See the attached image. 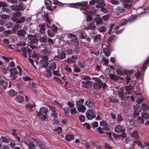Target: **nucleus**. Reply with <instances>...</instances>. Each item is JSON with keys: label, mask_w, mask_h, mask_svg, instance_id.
<instances>
[{"label": "nucleus", "mask_w": 149, "mask_h": 149, "mask_svg": "<svg viewBox=\"0 0 149 149\" xmlns=\"http://www.w3.org/2000/svg\"><path fill=\"white\" fill-rule=\"evenodd\" d=\"M101 38V35L100 34H97L94 37L93 41L94 42L97 41L100 39Z\"/></svg>", "instance_id": "42"}, {"label": "nucleus", "mask_w": 149, "mask_h": 149, "mask_svg": "<svg viewBox=\"0 0 149 149\" xmlns=\"http://www.w3.org/2000/svg\"><path fill=\"white\" fill-rule=\"evenodd\" d=\"M106 28L104 26H102L98 29V31L100 32H104L106 31Z\"/></svg>", "instance_id": "44"}, {"label": "nucleus", "mask_w": 149, "mask_h": 149, "mask_svg": "<svg viewBox=\"0 0 149 149\" xmlns=\"http://www.w3.org/2000/svg\"><path fill=\"white\" fill-rule=\"evenodd\" d=\"M131 136L135 139H137L139 138L138 133L136 131H134L131 134Z\"/></svg>", "instance_id": "36"}, {"label": "nucleus", "mask_w": 149, "mask_h": 149, "mask_svg": "<svg viewBox=\"0 0 149 149\" xmlns=\"http://www.w3.org/2000/svg\"><path fill=\"white\" fill-rule=\"evenodd\" d=\"M73 66L74 68V72H79L81 71V70L80 68L77 66L75 64H74Z\"/></svg>", "instance_id": "48"}, {"label": "nucleus", "mask_w": 149, "mask_h": 149, "mask_svg": "<svg viewBox=\"0 0 149 149\" xmlns=\"http://www.w3.org/2000/svg\"><path fill=\"white\" fill-rule=\"evenodd\" d=\"M1 68L3 73L4 74H6L8 72V70H10L9 69V67L8 66L6 67L4 65H2L1 67Z\"/></svg>", "instance_id": "27"}, {"label": "nucleus", "mask_w": 149, "mask_h": 149, "mask_svg": "<svg viewBox=\"0 0 149 149\" xmlns=\"http://www.w3.org/2000/svg\"><path fill=\"white\" fill-rule=\"evenodd\" d=\"M134 109L135 111V113L136 114L135 116L139 115V113L141 111L140 107L139 106L138 104H136L134 106Z\"/></svg>", "instance_id": "20"}, {"label": "nucleus", "mask_w": 149, "mask_h": 149, "mask_svg": "<svg viewBox=\"0 0 149 149\" xmlns=\"http://www.w3.org/2000/svg\"><path fill=\"white\" fill-rule=\"evenodd\" d=\"M96 26L94 24V22L92 20V21L85 28L86 30H94L95 29Z\"/></svg>", "instance_id": "14"}, {"label": "nucleus", "mask_w": 149, "mask_h": 149, "mask_svg": "<svg viewBox=\"0 0 149 149\" xmlns=\"http://www.w3.org/2000/svg\"><path fill=\"white\" fill-rule=\"evenodd\" d=\"M1 18L2 19H6L10 17L9 16L6 14H2L1 15Z\"/></svg>", "instance_id": "61"}, {"label": "nucleus", "mask_w": 149, "mask_h": 149, "mask_svg": "<svg viewBox=\"0 0 149 149\" xmlns=\"http://www.w3.org/2000/svg\"><path fill=\"white\" fill-rule=\"evenodd\" d=\"M97 3L98 4L95 7L96 8H100L102 7H104L105 4L104 2V0H97Z\"/></svg>", "instance_id": "15"}, {"label": "nucleus", "mask_w": 149, "mask_h": 149, "mask_svg": "<svg viewBox=\"0 0 149 149\" xmlns=\"http://www.w3.org/2000/svg\"><path fill=\"white\" fill-rule=\"evenodd\" d=\"M57 69H58V70H53L52 72L54 75L58 76H60L61 75V74L58 71V70H59L58 68Z\"/></svg>", "instance_id": "51"}, {"label": "nucleus", "mask_w": 149, "mask_h": 149, "mask_svg": "<svg viewBox=\"0 0 149 149\" xmlns=\"http://www.w3.org/2000/svg\"><path fill=\"white\" fill-rule=\"evenodd\" d=\"M114 131L115 132L118 133L122 132L123 134L124 132V130L122 129V127L120 125H117L115 127Z\"/></svg>", "instance_id": "18"}, {"label": "nucleus", "mask_w": 149, "mask_h": 149, "mask_svg": "<svg viewBox=\"0 0 149 149\" xmlns=\"http://www.w3.org/2000/svg\"><path fill=\"white\" fill-rule=\"evenodd\" d=\"M117 119L118 123H119L120 122L122 121L123 120L122 116L120 114L118 115L117 117Z\"/></svg>", "instance_id": "60"}, {"label": "nucleus", "mask_w": 149, "mask_h": 149, "mask_svg": "<svg viewBox=\"0 0 149 149\" xmlns=\"http://www.w3.org/2000/svg\"><path fill=\"white\" fill-rule=\"evenodd\" d=\"M22 15V14L21 12H16L13 14V17L11 18V19L13 21L15 22V21L13 19V18H19L18 17H20Z\"/></svg>", "instance_id": "23"}, {"label": "nucleus", "mask_w": 149, "mask_h": 149, "mask_svg": "<svg viewBox=\"0 0 149 149\" xmlns=\"http://www.w3.org/2000/svg\"><path fill=\"white\" fill-rule=\"evenodd\" d=\"M127 121L129 122V123L130 125L134 127L137 126L136 124V122L135 120L133 119H128L127 120Z\"/></svg>", "instance_id": "33"}, {"label": "nucleus", "mask_w": 149, "mask_h": 149, "mask_svg": "<svg viewBox=\"0 0 149 149\" xmlns=\"http://www.w3.org/2000/svg\"><path fill=\"white\" fill-rule=\"evenodd\" d=\"M109 77L111 79L114 81H117L121 79V77L111 74H109Z\"/></svg>", "instance_id": "24"}, {"label": "nucleus", "mask_w": 149, "mask_h": 149, "mask_svg": "<svg viewBox=\"0 0 149 149\" xmlns=\"http://www.w3.org/2000/svg\"><path fill=\"white\" fill-rule=\"evenodd\" d=\"M73 137V136L72 134H68L65 136V139L67 141H69L72 139Z\"/></svg>", "instance_id": "35"}, {"label": "nucleus", "mask_w": 149, "mask_h": 149, "mask_svg": "<svg viewBox=\"0 0 149 149\" xmlns=\"http://www.w3.org/2000/svg\"><path fill=\"white\" fill-rule=\"evenodd\" d=\"M48 111V109L47 108L41 107L39 111H36L38 116H42V115L46 114Z\"/></svg>", "instance_id": "13"}, {"label": "nucleus", "mask_w": 149, "mask_h": 149, "mask_svg": "<svg viewBox=\"0 0 149 149\" xmlns=\"http://www.w3.org/2000/svg\"><path fill=\"white\" fill-rule=\"evenodd\" d=\"M93 79L97 81L93 85V86L95 89L99 90H104L107 86L105 83H104L98 78L95 77L93 78Z\"/></svg>", "instance_id": "1"}, {"label": "nucleus", "mask_w": 149, "mask_h": 149, "mask_svg": "<svg viewBox=\"0 0 149 149\" xmlns=\"http://www.w3.org/2000/svg\"><path fill=\"white\" fill-rule=\"evenodd\" d=\"M116 73L119 75H123V74H125V70H117L116 71Z\"/></svg>", "instance_id": "53"}, {"label": "nucleus", "mask_w": 149, "mask_h": 149, "mask_svg": "<svg viewBox=\"0 0 149 149\" xmlns=\"http://www.w3.org/2000/svg\"><path fill=\"white\" fill-rule=\"evenodd\" d=\"M52 29L54 33H57L58 28L55 25L53 24L52 26Z\"/></svg>", "instance_id": "52"}, {"label": "nucleus", "mask_w": 149, "mask_h": 149, "mask_svg": "<svg viewBox=\"0 0 149 149\" xmlns=\"http://www.w3.org/2000/svg\"><path fill=\"white\" fill-rule=\"evenodd\" d=\"M84 102L83 99H80L79 100H77L76 102V105L77 107H79L82 105V104Z\"/></svg>", "instance_id": "41"}, {"label": "nucleus", "mask_w": 149, "mask_h": 149, "mask_svg": "<svg viewBox=\"0 0 149 149\" xmlns=\"http://www.w3.org/2000/svg\"><path fill=\"white\" fill-rule=\"evenodd\" d=\"M27 145L29 146V149H35V146L32 142H31L30 141L28 144Z\"/></svg>", "instance_id": "50"}, {"label": "nucleus", "mask_w": 149, "mask_h": 149, "mask_svg": "<svg viewBox=\"0 0 149 149\" xmlns=\"http://www.w3.org/2000/svg\"><path fill=\"white\" fill-rule=\"evenodd\" d=\"M54 130L58 134L61 132L62 128L61 127H58L57 128L54 129Z\"/></svg>", "instance_id": "64"}, {"label": "nucleus", "mask_w": 149, "mask_h": 149, "mask_svg": "<svg viewBox=\"0 0 149 149\" xmlns=\"http://www.w3.org/2000/svg\"><path fill=\"white\" fill-rule=\"evenodd\" d=\"M11 9L14 11L21 10L23 11L25 9V8L22 4L19 3L18 5L12 6H11Z\"/></svg>", "instance_id": "9"}, {"label": "nucleus", "mask_w": 149, "mask_h": 149, "mask_svg": "<svg viewBox=\"0 0 149 149\" xmlns=\"http://www.w3.org/2000/svg\"><path fill=\"white\" fill-rule=\"evenodd\" d=\"M16 98L20 103H22L24 101V98L22 96L17 95V96Z\"/></svg>", "instance_id": "45"}, {"label": "nucleus", "mask_w": 149, "mask_h": 149, "mask_svg": "<svg viewBox=\"0 0 149 149\" xmlns=\"http://www.w3.org/2000/svg\"><path fill=\"white\" fill-rule=\"evenodd\" d=\"M68 36L70 38V41L72 45H78L79 41L75 35L70 33L69 34Z\"/></svg>", "instance_id": "6"}, {"label": "nucleus", "mask_w": 149, "mask_h": 149, "mask_svg": "<svg viewBox=\"0 0 149 149\" xmlns=\"http://www.w3.org/2000/svg\"><path fill=\"white\" fill-rule=\"evenodd\" d=\"M56 65L55 63H52L50 64L49 68L50 69L54 70L56 69Z\"/></svg>", "instance_id": "39"}, {"label": "nucleus", "mask_w": 149, "mask_h": 149, "mask_svg": "<svg viewBox=\"0 0 149 149\" xmlns=\"http://www.w3.org/2000/svg\"><path fill=\"white\" fill-rule=\"evenodd\" d=\"M85 105L88 106V108H92L93 107V103L91 101H87L85 102Z\"/></svg>", "instance_id": "31"}, {"label": "nucleus", "mask_w": 149, "mask_h": 149, "mask_svg": "<svg viewBox=\"0 0 149 149\" xmlns=\"http://www.w3.org/2000/svg\"><path fill=\"white\" fill-rule=\"evenodd\" d=\"M21 140L22 142L27 145L30 142V141L29 139L25 137L22 138Z\"/></svg>", "instance_id": "38"}, {"label": "nucleus", "mask_w": 149, "mask_h": 149, "mask_svg": "<svg viewBox=\"0 0 149 149\" xmlns=\"http://www.w3.org/2000/svg\"><path fill=\"white\" fill-rule=\"evenodd\" d=\"M73 52V50L70 49H67L65 52V53L67 55H71Z\"/></svg>", "instance_id": "59"}, {"label": "nucleus", "mask_w": 149, "mask_h": 149, "mask_svg": "<svg viewBox=\"0 0 149 149\" xmlns=\"http://www.w3.org/2000/svg\"><path fill=\"white\" fill-rule=\"evenodd\" d=\"M21 50L22 51L21 54L25 58H28V55L29 58L31 57L32 50L29 48L27 47H23L21 48Z\"/></svg>", "instance_id": "3"}, {"label": "nucleus", "mask_w": 149, "mask_h": 149, "mask_svg": "<svg viewBox=\"0 0 149 149\" xmlns=\"http://www.w3.org/2000/svg\"><path fill=\"white\" fill-rule=\"evenodd\" d=\"M41 66L43 67L46 68L49 65V63L47 61H44L41 60L40 61Z\"/></svg>", "instance_id": "32"}, {"label": "nucleus", "mask_w": 149, "mask_h": 149, "mask_svg": "<svg viewBox=\"0 0 149 149\" xmlns=\"http://www.w3.org/2000/svg\"><path fill=\"white\" fill-rule=\"evenodd\" d=\"M45 26L44 25H41L40 29V32L42 33L43 34L45 32Z\"/></svg>", "instance_id": "55"}, {"label": "nucleus", "mask_w": 149, "mask_h": 149, "mask_svg": "<svg viewBox=\"0 0 149 149\" xmlns=\"http://www.w3.org/2000/svg\"><path fill=\"white\" fill-rule=\"evenodd\" d=\"M102 20H103L104 21H107L109 18V15L107 14L106 15H104L102 17Z\"/></svg>", "instance_id": "63"}, {"label": "nucleus", "mask_w": 149, "mask_h": 149, "mask_svg": "<svg viewBox=\"0 0 149 149\" xmlns=\"http://www.w3.org/2000/svg\"><path fill=\"white\" fill-rule=\"evenodd\" d=\"M37 144L39 146V147L41 149H43L44 148V146L42 144L38 141H36Z\"/></svg>", "instance_id": "58"}, {"label": "nucleus", "mask_w": 149, "mask_h": 149, "mask_svg": "<svg viewBox=\"0 0 149 149\" xmlns=\"http://www.w3.org/2000/svg\"><path fill=\"white\" fill-rule=\"evenodd\" d=\"M66 61L68 63L72 64L74 63V64H75L76 63V61L74 60L71 58H68Z\"/></svg>", "instance_id": "46"}, {"label": "nucleus", "mask_w": 149, "mask_h": 149, "mask_svg": "<svg viewBox=\"0 0 149 149\" xmlns=\"http://www.w3.org/2000/svg\"><path fill=\"white\" fill-rule=\"evenodd\" d=\"M86 33L84 31L81 32L79 35L81 39H86Z\"/></svg>", "instance_id": "47"}, {"label": "nucleus", "mask_w": 149, "mask_h": 149, "mask_svg": "<svg viewBox=\"0 0 149 149\" xmlns=\"http://www.w3.org/2000/svg\"><path fill=\"white\" fill-rule=\"evenodd\" d=\"M88 3L87 1H83L79 3H71L70 4L69 6L71 7L74 8H79L81 6V7L80 8V9H81L82 8L83 10H85L89 8L88 6H87Z\"/></svg>", "instance_id": "2"}, {"label": "nucleus", "mask_w": 149, "mask_h": 149, "mask_svg": "<svg viewBox=\"0 0 149 149\" xmlns=\"http://www.w3.org/2000/svg\"><path fill=\"white\" fill-rule=\"evenodd\" d=\"M94 22H95L97 26H98L103 22V20L102 18L99 17H96L92 19Z\"/></svg>", "instance_id": "11"}, {"label": "nucleus", "mask_w": 149, "mask_h": 149, "mask_svg": "<svg viewBox=\"0 0 149 149\" xmlns=\"http://www.w3.org/2000/svg\"><path fill=\"white\" fill-rule=\"evenodd\" d=\"M52 116L54 117L53 118L54 120H56L58 119V116L59 115L58 112L57 110H56L55 111L52 112Z\"/></svg>", "instance_id": "25"}, {"label": "nucleus", "mask_w": 149, "mask_h": 149, "mask_svg": "<svg viewBox=\"0 0 149 149\" xmlns=\"http://www.w3.org/2000/svg\"><path fill=\"white\" fill-rule=\"evenodd\" d=\"M109 48H105L103 49V51L105 55L106 56H109L111 54L110 50L109 49Z\"/></svg>", "instance_id": "30"}, {"label": "nucleus", "mask_w": 149, "mask_h": 149, "mask_svg": "<svg viewBox=\"0 0 149 149\" xmlns=\"http://www.w3.org/2000/svg\"><path fill=\"white\" fill-rule=\"evenodd\" d=\"M87 14L93 16L96 14V10H91L90 11H87Z\"/></svg>", "instance_id": "43"}, {"label": "nucleus", "mask_w": 149, "mask_h": 149, "mask_svg": "<svg viewBox=\"0 0 149 149\" xmlns=\"http://www.w3.org/2000/svg\"><path fill=\"white\" fill-rule=\"evenodd\" d=\"M16 34L19 37H25L26 33V31L24 29H20L16 31Z\"/></svg>", "instance_id": "12"}, {"label": "nucleus", "mask_w": 149, "mask_h": 149, "mask_svg": "<svg viewBox=\"0 0 149 149\" xmlns=\"http://www.w3.org/2000/svg\"><path fill=\"white\" fill-rule=\"evenodd\" d=\"M66 55L65 54L64 52H63L60 54L58 58L61 59H62L65 58Z\"/></svg>", "instance_id": "49"}, {"label": "nucleus", "mask_w": 149, "mask_h": 149, "mask_svg": "<svg viewBox=\"0 0 149 149\" xmlns=\"http://www.w3.org/2000/svg\"><path fill=\"white\" fill-rule=\"evenodd\" d=\"M134 85V84H132L130 86L126 87L125 89L128 93H130L131 92H132Z\"/></svg>", "instance_id": "21"}, {"label": "nucleus", "mask_w": 149, "mask_h": 149, "mask_svg": "<svg viewBox=\"0 0 149 149\" xmlns=\"http://www.w3.org/2000/svg\"><path fill=\"white\" fill-rule=\"evenodd\" d=\"M149 63V57L145 61V62L143 64V66L141 69V72H143L146 68V65Z\"/></svg>", "instance_id": "17"}, {"label": "nucleus", "mask_w": 149, "mask_h": 149, "mask_svg": "<svg viewBox=\"0 0 149 149\" xmlns=\"http://www.w3.org/2000/svg\"><path fill=\"white\" fill-rule=\"evenodd\" d=\"M125 74H126L127 76H131L133 74V72L132 71H127L125 70Z\"/></svg>", "instance_id": "56"}, {"label": "nucleus", "mask_w": 149, "mask_h": 149, "mask_svg": "<svg viewBox=\"0 0 149 149\" xmlns=\"http://www.w3.org/2000/svg\"><path fill=\"white\" fill-rule=\"evenodd\" d=\"M84 87L86 88H88L89 87V86L91 83V81L88 80H84L82 81Z\"/></svg>", "instance_id": "28"}, {"label": "nucleus", "mask_w": 149, "mask_h": 149, "mask_svg": "<svg viewBox=\"0 0 149 149\" xmlns=\"http://www.w3.org/2000/svg\"><path fill=\"white\" fill-rule=\"evenodd\" d=\"M120 80L124 84H127L130 82L131 78L127 76L125 78L121 77Z\"/></svg>", "instance_id": "16"}, {"label": "nucleus", "mask_w": 149, "mask_h": 149, "mask_svg": "<svg viewBox=\"0 0 149 149\" xmlns=\"http://www.w3.org/2000/svg\"><path fill=\"white\" fill-rule=\"evenodd\" d=\"M86 118L88 120H91L96 116L93 111L91 109L87 110L86 113Z\"/></svg>", "instance_id": "7"}, {"label": "nucleus", "mask_w": 149, "mask_h": 149, "mask_svg": "<svg viewBox=\"0 0 149 149\" xmlns=\"http://www.w3.org/2000/svg\"><path fill=\"white\" fill-rule=\"evenodd\" d=\"M141 108L143 111H147L149 109V106L144 103H143L141 105Z\"/></svg>", "instance_id": "34"}, {"label": "nucleus", "mask_w": 149, "mask_h": 149, "mask_svg": "<svg viewBox=\"0 0 149 149\" xmlns=\"http://www.w3.org/2000/svg\"><path fill=\"white\" fill-rule=\"evenodd\" d=\"M55 79L56 81L59 84H61L62 83V80L59 78L54 77L53 78V79Z\"/></svg>", "instance_id": "62"}, {"label": "nucleus", "mask_w": 149, "mask_h": 149, "mask_svg": "<svg viewBox=\"0 0 149 149\" xmlns=\"http://www.w3.org/2000/svg\"><path fill=\"white\" fill-rule=\"evenodd\" d=\"M117 38L116 36L114 35H111L108 38L107 41V43L108 44L107 47L110 48V43L115 41Z\"/></svg>", "instance_id": "10"}, {"label": "nucleus", "mask_w": 149, "mask_h": 149, "mask_svg": "<svg viewBox=\"0 0 149 149\" xmlns=\"http://www.w3.org/2000/svg\"><path fill=\"white\" fill-rule=\"evenodd\" d=\"M9 72H10L9 76L11 77L12 79L13 80H16L17 77V75L19 74V72L17 68H15L10 69Z\"/></svg>", "instance_id": "5"}, {"label": "nucleus", "mask_w": 149, "mask_h": 149, "mask_svg": "<svg viewBox=\"0 0 149 149\" xmlns=\"http://www.w3.org/2000/svg\"><path fill=\"white\" fill-rule=\"evenodd\" d=\"M136 144L138 145V147H141L143 149H149V144L145 143L144 144H142L141 142L139 141H136L134 142V145H135Z\"/></svg>", "instance_id": "8"}, {"label": "nucleus", "mask_w": 149, "mask_h": 149, "mask_svg": "<svg viewBox=\"0 0 149 149\" xmlns=\"http://www.w3.org/2000/svg\"><path fill=\"white\" fill-rule=\"evenodd\" d=\"M47 75L46 77H49L52 75V73L51 71L49 69H46Z\"/></svg>", "instance_id": "54"}, {"label": "nucleus", "mask_w": 149, "mask_h": 149, "mask_svg": "<svg viewBox=\"0 0 149 149\" xmlns=\"http://www.w3.org/2000/svg\"><path fill=\"white\" fill-rule=\"evenodd\" d=\"M142 117L145 119H148L149 118V115L146 112H142L141 113Z\"/></svg>", "instance_id": "40"}, {"label": "nucleus", "mask_w": 149, "mask_h": 149, "mask_svg": "<svg viewBox=\"0 0 149 149\" xmlns=\"http://www.w3.org/2000/svg\"><path fill=\"white\" fill-rule=\"evenodd\" d=\"M100 125L101 126V127L103 128L105 130H107L109 129L107 123L104 121L103 120L101 121L100 123Z\"/></svg>", "instance_id": "22"}, {"label": "nucleus", "mask_w": 149, "mask_h": 149, "mask_svg": "<svg viewBox=\"0 0 149 149\" xmlns=\"http://www.w3.org/2000/svg\"><path fill=\"white\" fill-rule=\"evenodd\" d=\"M13 19L15 21V22L18 23H23L25 21V18L24 17H21L19 18H14Z\"/></svg>", "instance_id": "19"}, {"label": "nucleus", "mask_w": 149, "mask_h": 149, "mask_svg": "<svg viewBox=\"0 0 149 149\" xmlns=\"http://www.w3.org/2000/svg\"><path fill=\"white\" fill-rule=\"evenodd\" d=\"M38 40H39L40 42H43L44 43L47 42V38L46 37H42L40 35L38 34Z\"/></svg>", "instance_id": "26"}, {"label": "nucleus", "mask_w": 149, "mask_h": 149, "mask_svg": "<svg viewBox=\"0 0 149 149\" xmlns=\"http://www.w3.org/2000/svg\"><path fill=\"white\" fill-rule=\"evenodd\" d=\"M0 83L1 85H3V88L4 89H6L8 87V84L7 82L4 80H1L0 81Z\"/></svg>", "instance_id": "37"}, {"label": "nucleus", "mask_w": 149, "mask_h": 149, "mask_svg": "<svg viewBox=\"0 0 149 149\" xmlns=\"http://www.w3.org/2000/svg\"><path fill=\"white\" fill-rule=\"evenodd\" d=\"M73 52L75 54H78L79 52V48L75 46L74 48Z\"/></svg>", "instance_id": "57"}, {"label": "nucleus", "mask_w": 149, "mask_h": 149, "mask_svg": "<svg viewBox=\"0 0 149 149\" xmlns=\"http://www.w3.org/2000/svg\"><path fill=\"white\" fill-rule=\"evenodd\" d=\"M77 108L78 110L79 111L81 112L82 113L84 112L86 110V107L83 105H81L79 107H77Z\"/></svg>", "instance_id": "29"}, {"label": "nucleus", "mask_w": 149, "mask_h": 149, "mask_svg": "<svg viewBox=\"0 0 149 149\" xmlns=\"http://www.w3.org/2000/svg\"><path fill=\"white\" fill-rule=\"evenodd\" d=\"M28 38L29 43L31 45H36L38 41V34H29L28 35Z\"/></svg>", "instance_id": "4"}]
</instances>
